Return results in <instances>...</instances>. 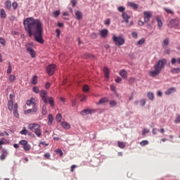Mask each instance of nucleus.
Segmentation results:
<instances>
[{
  "instance_id": "obj_1",
  "label": "nucleus",
  "mask_w": 180,
  "mask_h": 180,
  "mask_svg": "<svg viewBox=\"0 0 180 180\" xmlns=\"http://www.w3.org/2000/svg\"><path fill=\"white\" fill-rule=\"evenodd\" d=\"M25 31L28 33L29 37L34 36L35 41L39 44H44L43 39V24L39 19L27 18L23 21Z\"/></svg>"
},
{
  "instance_id": "obj_24",
  "label": "nucleus",
  "mask_w": 180,
  "mask_h": 180,
  "mask_svg": "<svg viewBox=\"0 0 180 180\" xmlns=\"http://www.w3.org/2000/svg\"><path fill=\"white\" fill-rule=\"evenodd\" d=\"M103 72L105 74V78H108V79H109V69L106 67L103 68Z\"/></svg>"
},
{
  "instance_id": "obj_59",
  "label": "nucleus",
  "mask_w": 180,
  "mask_h": 180,
  "mask_svg": "<svg viewBox=\"0 0 180 180\" xmlns=\"http://www.w3.org/2000/svg\"><path fill=\"white\" fill-rule=\"evenodd\" d=\"M32 112L34 113H36L37 112V106H36V105H34V107L32 108Z\"/></svg>"
},
{
  "instance_id": "obj_2",
  "label": "nucleus",
  "mask_w": 180,
  "mask_h": 180,
  "mask_svg": "<svg viewBox=\"0 0 180 180\" xmlns=\"http://www.w3.org/2000/svg\"><path fill=\"white\" fill-rule=\"evenodd\" d=\"M167 64V59H162L158 61L153 66L154 70H152L149 72L150 77H157V75H160L161 72L165 68V65Z\"/></svg>"
},
{
  "instance_id": "obj_9",
  "label": "nucleus",
  "mask_w": 180,
  "mask_h": 180,
  "mask_svg": "<svg viewBox=\"0 0 180 180\" xmlns=\"http://www.w3.org/2000/svg\"><path fill=\"white\" fill-rule=\"evenodd\" d=\"M19 144H20L21 146H23V149L25 151H29V150H30V148H31L30 146L27 143V141H26V140L20 141Z\"/></svg>"
},
{
  "instance_id": "obj_11",
  "label": "nucleus",
  "mask_w": 180,
  "mask_h": 180,
  "mask_svg": "<svg viewBox=\"0 0 180 180\" xmlns=\"http://www.w3.org/2000/svg\"><path fill=\"white\" fill-rule=\"evenodd\" d=\"M27 51L30 54L32 58H34L36 57V52H34V49H32L31 47L27 48Z\"/></svg>"
},
{
  "instance_id": "obj_3",
  "label": "nucleus",
  "mask_w": 180,
  "mask_h": 180,
  "mask_svg": "<svg viewBox=\"0 0 180 180\" xmlns=\"http://www.w3.org/2000/svg\"><path fill=\"white\" fill-rule=\"evenodd\" d=\"M9 99L8 101V110H10V112L13 111V113L15 116V117H16L17 119L19 118V112H18V103H15L13 105V101H15V94H10L9 95Z\"/></svg>"
},
{
  "instance_id": "obj_48",
  "label": "nucleus",
  "mask_w": 180,
  "mask_h": 180,
  "mask_svg": "<svg viewBox=\"0 0 180 180\" xmlns=\"http://www.w3.org/2000/svg\"><path fill=\"white\" fill-rule=\"evenodd\" d=\"M42 115H47V108L46 107L42 108Z\"/></svg>"
},
{
  "instance_id": "obj_26",
  "label": "nucleus",
  "mask_w": 180,
  "mask_h": 180,
  "mask_svg": "<svg viewBox=\"0 0 180 180\" xmlns=\"http://www.w3.org/2000/svg\"><path fill=\"white\" fill-rule=\"evenodd\" d=\"M168 44H169V41L168 40V39H166L163 41L162 46L163 49H166L167 47H168Z\"/></svg>"
},
{
  "instance_id": "obj_14",
  "label": "nucleus",
  "mask_w": 180,
  "mask_h": 180,
  "mask_svg": "<svg viewBox=\"0 0 180 180\" xmlns=\"http://www.w3.org/2000/svg\"><path fill=\"white\" fill-rule=\"evenodd\" d=\"M91 113H92V110H91L89 109H85L80 112V114L82 116H86V115H91Z\"/></svg>"
},
{
  "instance_id": "obj_5",
  "label": "nucleus",
  "mask_w": 180,
  "mask_h": 180,
  "mask_svg": "<svg viewBox=\"0 0 180 180\" xmlns=\"http://www.w3.org/2000/svg\"><path fill=\"white\" fill-rule=\"evenodd\" d=\"M28 129L34 133L37 137H41V127L37 123H31L28 125Z\"/></svg>"
},
{
  "instance_id": "obj_54",
  "label": "nucleus",
  "mask_w": 180,
  "mask_h": 180,
  "mask_svg": "<svg viewBox=\"0 0 180 180\" xmlns=\"http://www.w3.org/2000/svg\"><path fill=\"white\" fill-rule=\"evenodd\" d=\"M5 141H6V139H5V138H2L0 141V146L5 144Z\"/></svg>"
},
{
  "instance_id": "obj_39",
  "label": "nucleus",
  "mask_w": 180,
  "mask_h": 180,
  "mask_svg": "<svg viewBox=\"0 0 180 180\" xmlns=\"http://www.w3.org/2000/svg\"><path fill=\"white\" fill-rule=\"evenodd\" d=\"M148 144V141H142L140 143V146H141V147H144V146H147Z\"/></svg>"
},
{
  "instance_id": "obj_28",
  "label": "nucleus",
  "mask_w": 180,
  "mask_h": 180,
  "mask_svg": "<svg viewBox=\"0 0 180 180\" xmlns=\"http://www.w3.org/2000/svg\"><path fill=\"white\" fill-rule=\"evenodd\" d=\"M31 83L32 84V85L37 84V75H34L32 77Z\"/></svg>"
},
{
  "instance_id": "obj_33",
  "label": "nucleus",
  "mask_w": 180,
  "mask_h": 180,
  "mask_svg": "<svg viewBox=\"0 0 180 180\" xmlns=\"http://www.w3.org/2000/svg\"><path fill=\"white\" fill-rule=\"evenodd\" d=\"M118 144V147H120V148H124L126 147V144H124L123 142L119 141L117 142Z\"/></svg>"
},
{
  "instance_id": "obj_45",
  "label": "nucleus",
  "mask_w": 180,
  "mask_h": 180,
  "mask_svg": "<svg viewBox=\"0 0 180 180\" xmlns=\"http://www.w3.org/2000/svg\"><path fill=\"white\" fill-rule=\"evenodd\" d=\"M150 133V130L147 129H143V131H142V134L143 136H146V134Z\"/></svg>"
},
{
  "instance_id": "obj_16",
  "label": "nucleus",
  "mask_w": 180,
  "mask_h": 180,
  "mask_svg": "<svg viewBox=\"0 0 180 180\" xmlns=\"http://www.w3.org/2000/svg\"><path fill=\"white\" fill-rule=\"evenodd\" d=\"M176 89H175V87H172L167 89L165 94V95H171V94H174V92H176Z\"/></svg>"
},
{
  "instance_id": "obj_47",
  "label": "nucleus",
  "mask_w": 180,
  "mask_h": 180,
  "mask_svg": "<svg viewBox=\"0 0 180 180\" xmlns=\"http://www.w3.org/2000/svg\"><path fill=\"white\" fill-rule=\"evenodd\" d=\"M174 123H180V115H177L174 120Z\"/></svg>"
},
{
  "instance_id": "obj_42",
  "label": "nucleus",
  "mask_w": 180,
  "mask_h": 180,
  "mask_svg": "<svg viewBox=\"0 0 180 180\" xmlns=\"http://www.w3.org/2000/svg\"><path fill=\"white\" fill-rule=\"evenodd\" d=\"M13 8L15 11V9H18V2L14 1L12 4Z\"/></svg>"
},
{
  "instance_id": "obj_32",
  "label": "nucleus",
  "mask_w": 180,
  "mask_h": 180,
  "mask_svg": "<svg viewBox=\"0 0 180 180\" xmlns=\"http://www.w3.org/2000/svg\"><path fill=\"white\" fill-rule=\"evenodd\" d=\"M109 103L110 108H115V106H117V103L115 101H110Z\"/></svg>"
},
{
  "instance_id": "obj_63",
  "label": "nucleus",
  "mask_w": 180,
  "mask_h": 180,
  "mask_svg": "<svg viewBox=\"0 0 180 180\" xmlns=\"http://www.w3.org/2000/svg\"><path fill=\"white\" fill-rule=\"evenodd\" d=\"M152 133L155 136V134H157V128H153L152 130Z\"/></svg>"
},
{
  "instance_id": "obj_27",
  "label": "nucleus",
  "mask_w": 180,
  "mask_h": 180,
  "mask_svg": "<svg viewBox=\"0 0 180 180\" xmlns=\"http://www.w3.org/2000/svg\"><path fill=\"white\" fill-rule=\"evenodd\" d=\"M0 16L2 18H6V12H5V10L2 8L0 11Z\"/></svg>"
},
{
  "instance_id": "obj_57",
  "label": "nucleus",
  "mask_w": 180,
  "mask_h": 180,
  "mask_svg": "<svg viewBox=\"0 0 180 180\" xmlns=\"http://www.w3.org/2000/svg\"><path fill=\"white\" fill-rule=\"evenodd\" d=\"M1 154L4 155H8V151L6 149H2Z\"/></svg>"
},
{
  "instance_id": "obj_18",
  "label": "nucleus",
  "mask_w": 180,
  "mask_h": 180,
  "mask_svg": "<svg viewBox=\"0 0 180 180\" xmlns=\"http://www.w3.org/2000/svg\"><path fill=\"white\" fill-rule=\"evenodd\" d=\"M5 8L8 11H11V8H12V3L10 1V0H7L5 2Z\"/></svg>"
},
{
  "instance_id": "obj_55",
  "label": "nucleus",
  "mask_w": 180,
  "mask_h": 180,
  "mask_svg": "<svg viewBox=\"0 0 180 180\" xmlns=\"http://www.w3.org/2000/svg\"><path fill=\"white\" fill-rule=\"evenodd\" d=\"M51 86V84H50V82H47L45 84L46 89H49Z\"/></svg>"
},
{
  "instance_id": "obj_40",
  "label": "nucleus",
  "mask_w": 180,
  "mask_h": 180,
  "mask_svg": "<svg viewBox=\"0 0 180 180\" xmlns=\"http://www.w3.org/2000/svg\"><path fill=\"white\" fill-rule=\"evenodd\" d=\"M84 92H88V91H89V86H88V85L85 84L84 86H83L82 88Z\"/></svg>"
},
{
  "instance_id": "obj_15",
  "label": "nucleus",
  "mask_w": 180,
  "mask_h": 180,
  "mask_svg": "<svg viewBox=\"0 0 180 180\" xmlns=\"http://www.w3.org/2000/svg\"><path fill=\"white\" fill-rule=\"evenodd\" d=\"M108 31L106 29L100 31V34L103 39H105L108 36Z\"/></svg>"
},
{
  "instance_id": "obj_36",
  "label": "nucleus",
  "mask_w": 180,
  "mask_h": 180,
  "mask_svg": "<svg viewBox=\"0 0 180 180\" xmlns=\"http://www.w3.org/2000/svg\"><path fill=\"white\" fill-rule=\"evenodd\" d=\"M144 43H146V39H144V38H142L137 42V45L141 46V44H144Z\"/></svg>"
},
{
  "instance_id": "obj_20",
  "label": "nucleus",
  "mask_w": 180,
  "mask_h": 180,
  "mask_svg": "<svg viewBox=\"0 0 180 180\" xmlns=\"http://www.w3.org/2000/svg\"><path fill=\"white\" fill-rule=\"evenodd\" d=\"M107 102H109V98L104 97L97 103V105H102V103H106Z\"/></svg>"
},
{
  "instance_id": "obj_62",
  "label": "nucleus",
  "mask_w": 180,
  "mask_h": 180,
  "mask_svg": "<svg viewBox=\"0 0 180 180\" xmlns=\"http://www.w3.org/2000/svg\"><path fill=\"white\" fill-rule=\"evenodd\" d=\"M138 25H139V26H143V25H144V22H143V21H141V20H139L138 21Z\"/></svg>"
},
{
  "instance_id": "obj_38",
  "label": "nucleus",
  "mask_w": 180,
  "mask_h": 180,
  "mask_svg": "<svg viewBox=\"0 0 180 180\" xmlns=\"http://www.w3.org/2000/svg\"><path fill=\"white\" fill-rule=\"evenodd\" d=\"M20 134H22L24 136H26V134H27L28 131L27 129H26V128H24L22 131H20Z\"/></svg>"
},
{
  "instance_id": "obj_31",
  "label": "nucleus",
  "mask_w": 180,
  "mask_h": 180,
  "mask_svg": "<svg viewBox=\"0 0 180 180\" xmlns=\"http://www.w3.org/2000/svg\"><path fill=\"white\" fill-rule=\"evenodd\" d=\"M118 12H120L121 13H125L124 11H126V7L124 6H119L117 7Z\"/></svg>"
},
{
  "instance_id": "obj_44",
  "label": "nucleus",
  "mask_w": 180,
  "mask_h": 180,
  "mask_svg": "<svg viewBox=\"0 0 180 180\" xmlns=\"http://www.w3.org/2000/svg\"><path fill=\"white\" fill-rule=\"evenodd\" d=\"M139 103H140L141 106H145L146 105V100L145 99L140 100Z\"/></svg>"
},
{
  "instance_id": "obj_6",
  "label": "nucleus",
  "mask_w": 180,
  "mask_h": 180,
  "mask_svg": "<svg viewBox=\"0 0 180 180\" xmlns=\"http://www.w3.org/2000/svg\"><path fill=\"white\" fill-rule=\"evenodd\" d=\"M112 41L115 43V46H123L124 44V37L122 36H112Z\"/></svg>"
},
{
  "instance_id": "obj_13",
  "label": "nucleus",
  "mask_w": 180,
  "mask_h": 180,
  "mask_svg": "<svg viewBox=\"0 0 180 180\" xmlns=\"http://www.w3.org/2000/svg\"><path fill=\"white\" fill-rule=\"evenodd\" d=\"M120 75L123 79H126V78H127V72L126 70L122 69L120 71Z\"/></svg>"
},
{
  "instance_id": "obj_64",
  "label": "nucleus",
  "mask_w": 180,
  "mask_h": 180,
  "mask_svg": "<svg viewBox=\"0 0 180 180\" xmlns=\"http://www.w3.org/2000/svg\"><path fill=\"white\" fill-rule=\"evenodd\" d=\"M115 82L119 83V82H122V77H118L116 79Z\"/></svg>"
},
{
  "instance_id": "obj_37",
  "label": "nucleus",
  "mask_w": 180,
  "mask_h": 180,
  "mask_svg": "<svg viewBox=\"0 0 180 180\" xmlns=\"http://www.w3.org/2000/svg\"><path fill=\"white\" fill-rule=\"evenodd\" d=\"M164 10L165 11V12H167V13H170L171 15H174V11H172V10L167 8H164Z\"/></svg>"
},
{
  "instance_id": "obj_53",
  "label": "nucleus",
  "mask_w": 180,
  "mask_h": 180,
  "mask_svg": "<svg viewBox=\"0 0 180 180\" xmlns=\"http://www.w3.org/2000/svg\"><path fill=\"white\" fill-rule=\"evenodd\" d=\"M77 2V0H72V1H71L72 6H73V8H74L75 6H76Z\"/></svg>"
},
{
  "instance_id": "obj_43",
  "label": "nucleus",
  "mask_w": 180,
  "mask_h": 180,
  "mask_svg": "<svg viewBox=\"0 0 180 180\" xmlns=\"http://www.w3.org/2000/svg\"><path fill=\"white\" fill-rule=\"evenodd\" d=\"M56 33L57 34L56 37H58V39H60V34H61V31L60 30V29H56Z\"/></svg>"
},
{
  "instance_id": "obj_58",
  "label": "nucleus",
  "mask_w": 180,
  "mask_h": 180,
  "mask_svg": "<svg viewBox=\"0 0 180 180\" xmlns=\"http://www.w3.org/2000/svg\"><path fill=\"white\" fill-rule=\"evenodd\" d=\"M5 158H6V155L1 154L0 155V160H1V161H4V160H5Z\"/></svg>"
},
{
  "instance_id": "obj_12",
  "label": "nucleus",
  "mask_w": 180,
  "mask_h": 180,
  "mask_svg": "<svg viewBox=\"0 0 180 180\" xmlns=\"http://www.w3.org/2000/svg\"><path fill=\"white\" fill-rule=\"evenodd\" d=\"M127 6L131 8L132 9H134L135 11H137V9H139V5H137L136 3L128 2Z\"/></svg>"
},
{
  "instance_id": "obj_52",
  "label": "nucleus",
  "mask_w": 180,
  "mask_h": 180,
  "mask_svg": "<svg viewBox=\"0 0 180 180\" xmlns=\"http://www.w3.org/2000/svg\"><path fill=\"white\" fill-rule=\"evenodd\" d=\"M0 44L5 46V39L0 37Z\"/></svg>"
},
{
  "instance_id": "obj_30",
  "label": "nucleus",
  "mask_w": 180,
  "mask_h": 180,
  "mask_svg": "<svg viewBox=\"0 0 180 180\" xmlns=\"http://www.w3.org/2000/svg\"><path fill=\"white\" fill-rule=\"evenodd\" d=\"M61 119H63V116L61 115V114H57L56 117V120L58 123H60V122H61Z\"/></svg>"
},
{
  "instance_id": "obj_22",
  "label": "nucleus",
  "mask_w": 180,
  "mask_h": 180,
  "mask_svg": "<svg viewBox=\"0 0 180 180\" xmlns=\"http://www.w3.org/2000/svg\"><path fill=\"white\" fill-rule=\"evenodd\" d=\"M147 96H148L149 101H154V98H155L154 93L149 91L147 94Z\"/></svg>"
},
{
  "instance_id": "obj_34",
  "label": "nucleus",
  "mask_w": 180,
  "mask_h": 180,
  "mask_svg": "<svg viewBox=\"0 0 180 180\" xmlns=\"http://www.w3.org/2000/svg\"><path fill=\"white\" fill-rule=\"evenodd\" d=\"M49 121H48V124H51V123H53V115L51 114L49 115Z\"/></svg>"
},
{
  "instance_id": "obj_60",
  "label": "nucleus",
  "mask_w": 180,
  "mask_h": 180,
  "mask_svg": "<svg viewBox=\"0 0 180 180\" xmlns=\"http://www.w3.org/2000/svg\"><path fill=\"white\" fill-rule=\"evenodd\" d=\"M96 37H98V34H96V33L94 32L91 34V39H96Z\"/></svg>"
},
{
  "instance_id": "obj_35",
  "label": "nucleus",
  "mask_w": 180,
  "mask_h": 180,
  "mask_svg": "<svg viewBox=\"0 0 180 180\" xmlns=\"http://www.w3.org/2000/svg\"><path fill=\"white\" fill-rule=\"evenodd\" d=\"M32 91L35 94H40V89H39V87H37V86L32 87Z\"/></svg>"
},
{
  "instance_id": "obj_23",
  "label": "nucleus",
  "mask_w": 180,
  "mask_h": 180,
  "mask_svg": "<svg viewBox=\"0 0 180 180\" xmlns=\"http://www.w3.org/2000/svg\"><path fill=\"white\" fill-rule=\"evenodd\" d=\"M155 20L158 22V27L161 29L162 27V21H161V19L158 17L155 18Z\"/></svg>"
},
{
  "instance_id": "obj_21",
  "label": "nucleus",
  "mask_w": 180,
  "mask_h": 180,
  "mask_svg": "<svg viewBox=\"0 0 180 180\" xmlns=\"http://www.w3.org/2000/svg\"><path fill=\"white\" fill-rule=\"evenodd\" d=\"M170 72H172V74H179L180 68H173L171 69Z\"/></svg>"
},
{
  "instance_id": "obj_61",
  "label": "nucleus",
  "mask_w": 180,
  "mask_h": 180,
  "mask_svg": "<svg viewBox=\"0 0 180 180\" xmlns=\"http://www.w3.org/2000/svg\"><path fill=\"white\" fill-rule=\"evenodd\" d=\"M105 25L109 26V25H110V19H107L105 22Z\"/></svg>"
},
{
  "instance_id": "obj_49",
  "label": "nucleus",
  "mask_w": 180,
  "mask_h": 180,
  "mask_svg": "<svg viewBox=\"0 0 180 180\" xmlns=\"http://www.w3.org/2000/svg\"><path fill=\"white\" fill-rule=\"evenodd\" d=\"M131 34L134 39H137V37H139V34L136 32H133Z\"/></svg>"
},
{
  "instance_id": "obj_7",
  "label": "nucleus",
  "mask_w": 180,
  "mask_h": 180,
  "mask_svg": "<svg viewBox=\"0 0 180 180\" xmlns=\"http://www.w3.org/2000/svg\"><path fill=\"white\" fill-rule=\"evenodd\" d=\"M150 18H153V13H151V11L143 12V18L145 23H148V22H150Z\"/></svg>"
},
{
  "instance_id": "obj_10",
  "label": "nucleus",
  "mask_w": 180,
  "mask_h": 180,
  "mask_svg": "<svg viewBox=\"0 0 180 180\" xmlns=\"http://www.w3.org/2000/svg\"><path fill=\"white\" fill-rule=\"evenodd\" d=\"M122 18L124 20V23H129V20L130 19V15L127 13H123L122 14Z\"/></svg>"
},
{
  "instance_id": "obj_56",
  "label": "nucleus",
  "mask_w": 180,
  "mask_h": 180,
  "mask_svg": "<svg viewBox=\"0 0 180 180\" xmlns=\"http://www.w3.org/2000/svg\"><path fill=\"white\" fill-rule=\"evenodd\" d=\"M11 72H12V69H11V64H9L8 68L7 70V74H11Z\"/></svg>"
},
{
  "instance_id": "obj_41",
  "label": "nucleus",
  "mask_w": 180,
  "mask_h": 180,
  "mask_svg": "<svg viewBox=\"0 0 180 180\" xmlns=\"http://www.w3.org/2000/svg\"><path fill=\"white\" fill-rule=\"evenodd\" d=\"M15 75H11L9 76L8 80L11 81V82H13V81H15Z\"/></svg>"
},
{
  "instance_id": "obj_25",
  "label": "nucleus",
  "mask_w": 180,
  "mask_h": 180,
  "mask_svg": "<svg viewBox=\"0 0 180 180\" xmlns=\"http://www.w3.org/2000/svg\"><path fill=\"white\" fill-rule=\"evenodd\" d=\"M176 26V20H171L169 23V27H174Z\"/></svg>"
},
{
  "instance_id": "obj_19",
  "label": "nucleus",
  "mask_w": 180,
  "mask_h": 180,
  "mask_svg": "<svg viewBox=\"0 0 180 180\" xmlns=\"http://www.w3.org/2000/svg\"><path fill=\"white\" fill-rule=\"evenodd\" d=\"M75 16L77 20H81L82 19V13L79 11H75Z\"/></svg>"
},
{
  "instance_id": "obj_29",
  "label": "nucleus",
  "mask_w": 180,
  "mask_h": 180,
  "mask_svg": "<svg viewBox=\"0 0 180 180\" xmlns=\"http://www.w3.org/2000/svg\"><path fill=\"white\" fill-rule=\"evenodd\" d=\"M60 10H57L52 13V15L53 18H58V16H60Z\"/></svg>"
},
{
  "instance_id": "obj_51",
  "label": "nucleus",
  "mask_w": 180,
  "mask_h": 180,
  "mask_svg": "<svg viewBox=\"0 0 180 180\" xmlns=\"http://www.w3.org/2000/svg\"><path fill=\"white\" fill-rule=\"evenodd\" d=\"M30 101L32 105H36V99H34V98L32 97Z\"/></svg>"
},
{
  "instance_id": "obj_46",
  "label": "nucleus",
  "mask_w": 180,
  "mask_h": 180,
  "mask_svg": "<svg viewBox=\"0 0 180 180\" xmlns=\"http://www.w3.org/2000/svg\"><path fill=\"white\" fill-rule=\"evenodd\" d=\"M56 153H58V154H60V157H63V150H61V149H57L56 150Z\"/></svg>"
},
{
  "instance_id": "obj_50",
  "label": "nucleus",
  "mask_w": 180,
  "mask_h": 180,
  "mask_svg": "<svg viewBox=\"0 0 180 180\" xmlns=\"http://www.w3.org/2000/svg\"><path fill=\"white\" fill-rule=\"evenodd\" d=\"M85 99H86V96H85V95L80 96V101L81 102H84V101H85Z\"/></svg>"
},
{
  "instance_id": "obj_8",
  "label": "nucleus",
  "mask_w": 180,
  "mask_h": 180,
  "mask_svg": "<svg viewBox=\"0 0 180 180\" xmlns=\"http://www.w3.org/2000/svg\"><path fill=\"white\" fill-rule=\"evenodd\" d=\"M46 72L49 75H53L56 72V65L51 64L46 68Z\"/></svg>"
},
{
  "instance_id": "obj_17",
  "label": "nucleus",
  "mask_w": 180,
  "mask_h": 180,
  "mask_svg": "<svg viewBox=\"0 0 180 180\" xmlns=\"http://www.w3.org/2000/svg\"><path fill=\"white\" fill-rule=\"evenodd\" d=\"M60 124L62 127L66 130L68 129H71V125H70L67 122H62Z\"/></svg>"
},
{
  "instance_id": "obj_4",
  "label": "nucleus",
  "mask_w": 180,
  "mask_h": 180,
  "mask_svg": "<svg viewBox=\"0 0 180 180\" xmlns=\"http://www.w3.org/2000/svg\"><path fill=\"white\" fill-rule=\"evenodd\" d=\"M47 94L48 93L46 90H41L39 92V95L43 102H44V103H49L52 108H54V98H53V97H49Z\"/></svg>"
}]
</instances>
